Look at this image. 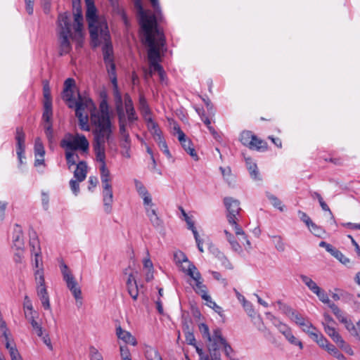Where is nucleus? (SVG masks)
<instances>
[{
  "label": "nucleus",
  "instance_id": "obj_53",
  "mask_svg": "<svg viewBox=\"0 0 360 360\" xmlns=\"http://www.w3.org/2000/svg\"><path fill=\"white\" fill-rule=\"evenodd\" d=\"M25 316L28 320V321L32 325V327H35L38 326L39 323L36 321V318H37L38 314L37 312H27L25 311Z\"/></svg>",
  "mask_w": 360,
  "mask_h": 360
},
{
  "label": "nucleus",
  "instance_id": "obj_13",
  "mask_svg": "<svg viewBox=\"0 0 360 360\" xmlns=\"http://www.w3.org/2000/svg\"><path fill=\"white\" fill-rule=\"evenodd\" d=\"M86 111L90 112V119L97 118L100 120H110L109 114V107L107 101L103 100L99 105V111H96V108L94 105V107L86 108Z\"/></svg>",
  "mask_w": 360,
  "mask_h": 360
},
{
  "label": "nucleus",
  "instance_id": "obj_63",
  "mask_svg": "<svg viewBox=\"0 0 360 360\" xmlns=\"http://www.w3.org/2000/svg\"><path fill=\"white\" fill-rule=\"evenodd\" d=\"M23 309H24V311H27V312H32V313L36 312L35 311H34L31 300L27 295L25 297V299H24Z\"/></svg>",
  "mask_w": 360,
  "mask_h": 360
},
{
  "label": "nucleus",
  "instance_id": "obj_16",
  "mask_svg": "<svg viewBox=\"0 0 360 360\" xmlns=\"http://www.w3.org/2000/svg\"><path fill=\"white\" fill-rule=\"evenodd\" d=\"M178 140L181 143V145L185 151H186L187 153L189 154L194 160H197L198 157L193 146V143L189 139L186 138L182 130H179V131Z\"/></svg>",
  "mask_w": 360,
  "mask_h": 360
},
{
  "label": "nucleus",
  "instance_id": "obj_24",
  "mask_svg": "<svg viewBox=\"0 0 360 360\" xmlns=\"http://www.w3.org/2000/svg\"><path fill=\"white\" fill-rule=\"evenodd\" d=\"M37 294L44 309H51L49 295L46 287L37 288Z\"/></svg>",
  "mask_w": 360,
  "mask_h": 360
},
{
  "label": "nucleus",
  "instance_id": "obj_35",
  "mask_svg": "<svg viewBox=\"0 0 360 360\" xmlns=\"http://www.w3.org/2000/svg\"><path fill=\"white\" fill-rule=\"evenodd\" d=\"M52 116H53V110H52V103H44V111L42 114V119L44 121L45 124L52 123Z\"/></svg>",
  "mask_w": 360,
  "mask_h": 360
},
{
  "label": "nucleus",
  "instance_id": "obj_3",
  "mask_svg": "<svg viewBox=\"0 0 360 360\" xmlns=\"http://www.w3.org/2000/svg\"><path fill=\"white\" fill-rule=\"evenodd\" d=\"M94 126L93 148L96 160L101 164L105 163V143L112 139V126L110 120H100L97 118L90 119Z\"/></svg>",
  "mask_w": 360,
  "mask_h": 360
},
{
  "label": "nucleus",
  "instance_id": "obj_30",
  "mask_svg": "<svg viewBox=\"0 0 360 360\" xmlns=\"http://www.w3.org/2000/svg\"><path fill=\"white\" fill-rule=\"evenodd\" d=\"M146 214L148 217L153 226L158 227L161 226L162 221L158 217L156 210L153 207H146Z\"/></svg>",
  "mask_w": 360,
  "mask_h": 360
},
{
  "label": "nucleus",
  "instance_id": "obj_33",
  "mask_svg": "<svg viewBox=\"0 0 360 360\" xmlns=\"http://www.w3.org/2000/svg\"><path fill=\"white\" fill-rule=\"evenodd\" d=\"M178 266H180L181 271L189 276L191 278L195 275V273L197 270L195 266L188 260L187 262H183Z\"/></svg>",
  "mask_w": 360,
  "mask_h": 360
},
{
  "label": "nucleus",
  "instance_id": "obj_60",
  "mask_svg": "<svg viewBox=\"0 0 360 360\" xmlns=\"http://www.w3.org/2000/svg\"><path fill=\"white\" fill-rule=\"evenodd\" d=\"M90 360H103L101 354L94 347H90Z\"/></svg>",
  "mask_w": 360,
  "mask_h": 360
},
{
  "label": "nucleus",
  "instance_id": "obj_45",
  "mask_svg": "<svg viewBox=\"0 0 360 360\" xmlns=\"http://www.w3.org/2000/svg\"><path fill=\"white\" fill-rule=\"evenodd\" d=\"M43 96L44 103H52V98L51 94V89L49 87V82L47 80L43 81Z\"/></svg>",
  "mask_w": 360,
  "mask_h": 360
},
{
  "label": "nucleus",
  "instance_id": "obj_11",
  "mask_svg": "<svg viewBox=\"0 0 360 360\" xmlns=\"http://www.w3.org/2000/svg\"><path fill=\"white\" fill-rule=\"evenodd\" d=\"M111 83L112 84V93L115 105V110L118 117H125L123 106V100L122 94L119 90L117 84V75H109Z\"/></svg>",
  "mask_w": 360,
  "mask_h": 360
},
{
  "label": "nucleus",
  "instance_id": "obj_10",
  "mask_svg": "<svg viewBox=\"0 0 360 360\" xmlns=\"http://www.w3.org/2000/svg\"><path fill=\"white\" fill-rule=\"evenodd\" d=\"M104 41L102 51L103 54V60L106 65L107 71L109 75L116 73L115 65L114 63L113 49L110 41V34L108 33V39L100 37Z\"/></svg>",
  "mask_w": 360,
  "mask_h": 360
},
{
  "label": "nucleus",
  "instance_id": "obj_4",
  "mask_svg": "<svg viewBox=\"0 0 360 360\" xmlns=\"http://www.w3.org/2000/svg\"><path fill=\"white\" fill-rule=\"evenodd\" d=\"M86 5V18L91 42L94 46H97L101 41L99 37L108 39V27L105 19L97 15V9L94 6V0H85Z\"/></svg>",
  "mask_w": 360,
  "mask_h": 360
},
{
  "label": "nucleus",
  "instance_id": "obj_50",
  "mask_svg": "<svg viewBox=\"0 0 360 360\" xmlns=\"http://www.w3.org/2000/svg\"><path fill=\"white\" fill-rule=\"evenodd\" d=\"M319 299L323 303L327 304L328 306L330 304H334L333 302H331L330 300L328 295L326 293V292L322 290L321 288L318 290V291H316L315 293Z\"/></svg>",
  "mask_w": 360,
  "mask_h": 360
},
{
  "label": "nucleus",
  "instance_id": "obj_6",
  "mask_svg": "<svg viewBox=\"0 0 360 360\" xmlns=\"http://www.w3.org/2000/svg\"><path fill=\"white\" fill-rule=\"evenodd\" d=\"M143 32L146 43L149 47L148 51L149 63L159 62L160 59V51L165 42L164 34L156 28H151L149 31L144 30Z\"/></svg>",
  "mask_w": 360,
  "mask_h": 360
},
{
  "label": "nucleus",
  "instance_id": "obj_57",
  "mask_svg": "<svg viewBox=\"0 0 360 360\" xmlns=\"http://www.w3.org/2000/svg\"><path fill=\"white\" fill-rule=\"evenodd\" d=\"M120 351L122 360H131V353L126 345H120Z\"/></svg>",
  "mask_w": 360,
  "mask_h": 360
},
{
  "label": "nucleus",
  "instance_id": "obj_46",
  "mask_svg": "<svg viewBox=\"0 0 360 360\" xmlns=\"http://www.w3.org/2000/svg\"><path fill=\"white\" fill-rule=\"evenodd\" d=\"M271 238L275 248L278 252H284L285 250V244L283 242V238L281 236H272Z\"/></svg>",
  "mask_w": 360,
  "mask_h": 360
},
{
  "label": "nucleus",
  "instance_id": "obj_2",
  "mask_svg": "<svg viewBox=\"0 0 360 360\" xmlns=\"http://www.w3.org/2000/svg\"><path fill=\"white\" fill-rule=\"evenodd\" d=\"M75 81L72 78H68L64 82V88L62 92V98L70 108H75V115L79 120V126L83 131H89V115L86 108H93V101L86 96H82L78 94V98L74 97V88Z\"/></svg>",
  "mask_w": 360,
  "mask_h": 360
},
{
  "label": "nucleus",
  "instance_id": "obj_8",
  "mask_svg": "<svg viewBox=\"0 0 360 360\" xmlns=\"http://www.w3.org/2000/svg\"><path fill=\"white\" fill-rule=\"evenodd\" d=\"M101 180L102 183V195L104 206V210L109 214L112 211V204L113 202V193L111 184L112 178L106 164H101L100 167Z\"/></svg>",
  "mask_w": 360,
  "mask_h": 360
},
{
  "label": "nucleus",
  "instance_id": "obj_17",
  "mask_svg": "<svg viewBox=\"0 0 360 360\" xmlns=\"http://www.w3.org/2000/svg\"><path fill=\"white\" fill-rule=\"evenodd\" d=\"M329 307L339 321L345 325L347 330H354L353 323L335 304H330Z\"/></svg>",
  "mask_w": 360,
  "mask_h": 360
},
{
  "label": "nucleus",
  "instance_id": "obj_54",
  "mask_svg": "<svg viewBox=\"0 0 360 360\" xmlns=\"http://www.w3.org/2000/svg\"><path fill=\"white\" fill-rule=\"evenodd\" d=\"M201 297L206 301V304L210 308L214 309L216 311H217V309H220L221 308L212 300L211 297L207 294V292H204Z\"/></svg>",
  "mask_w": 360,
  "mask_h": 360
},
{
  "label": "nucleus",
  "instance_id": "obj_51",
  "mask_svg": "<svg viewBox=\"0 0 360 360\" xmlns=\"http://www.w3.org/2000/svg\"><path fill=\"white\" fill-rule=\"evenodd\" d=\"M198 328L204 340L210 339L212 334L210 333V329L207 324L201 323L198 325Z\"/></svg>",
  "mask_w": 360,
  "mask_h": 360
},
{
  "label": "nucleus",
  "instance_id": "obj_21",
  "mask_svg": "<svg viewBox=\"0 0 360 360\" xmlns=\"http://www.w3.org/2000/svg\"><path fill=\"white\" fill-rule=\"evenodd\" d=\"M87 164L85 161H79L77 164L76 169L74 172V179H77L79 181H83L87 174Z\"/></svg>",
  "mask_w": 360,
  "mask_h": 360
},
{
  "label": "nucleus",
  "instance_id": "obj_12",
  "mask_svg": "<svg viewBox=\"0 0 360 360\" xmlns=\"http://www.w3.org/2000/svg\"><path fill=\"white\" fill-rule=\"evenodd\" d=\"M207 342V349L209 352H217V350L225 344L226 339L222 336L221 330L219 328L213 330L210 339L206 340Z\"/></svg>",
  "mask_w": 360,
  "mask_h": 360
},
{
  "label": "nucleus",
  "instance_id": "obj_1",
  "mask_svg": "<svg viewBox=\"0 0 360 360\" xmlns=\"http://www.w3.org/2000/svg\"><path fill=\"white\" fill-rule=\"evenodd\" d=\"M74 24L72 25L71 14L65 12L60 13L57 20L56 34L58 41L59 55L69 53L72 50L70 39L77 42V48L82 46L83 38V15L79 0L73 1Z\"/></svg>",
  "mask_w": 360,
  "mask_h": 360
},
{
  "label": "nucleus",
  "instance_id": "obj_25",
  "mask_svg": "<svg viewBox=\"0 0 360 360\" xmlns=\"http://www.w3.org/2000/svg\"><path fill=\"white\" fill-rule=\"evenodd\" d=\"M245 160L251 178L256 181H261L262 179L256 163L250 158H245Z\"/></svg>",
  "mask_w": 360,
  "mask_h": 360
},
{
  "label": "nucleus",
  "instance_id": "obj_55",
  "mask_svg": "<svg viewBox=\"0 0 360 360\" xmlns=\"http://www.w3.org/2000/svg\"><path fill=\"white\" fill-rule=\"evenodd\" d=\"M149 70L147 73L149 77H151L153 72H159L163 70L162 67L159 64V62H151L149 63Z\"/></svg>",
  "mask_w": 360,
  "mask_h": 360
},
{
  "label": "nucleus",
  "instance_id": "obj_49",
  "mask_svg": "<svg viewBox=\"0 0 360 360\" xmlns=\"http://www.w3.org/2000/svg\"><path fill=\"white\" fill-rule=\"evenodd\" d=\"M285 338L291 345L299 347L300 349H303L302 342L292 334V330L285 334Z\"/></svg>",
  "mask_w": 360,
  "mask_h": 360
},
{
  "label": "nucleus",
  "instance_id": "obj_59",
  "mask_svg": "<svg viewBox=\"0 0 360 360\" xmlns=\"http://www.w3.org/2000/svg\"><path fill=\"white\" fill-rule=\"evenodd\" d=\"M300 327L302 330L306 333L307 335L313 330H316V328L313 326V324L310 322L309 319L306 320L304 323H302Z\"/></svg>",
  "mask_w": 360,
  "mask_h": 360
},
{
  "label": "nucleus",
  "instance_id": "obj_22",
  "mask_svg": "<svg viewBox=\"0 0 360 360\" xmlns=\"http://www.w3.org/2000/svg\"><path fill=\"white\" fill-rule=\"evenodd\" d=\"M285 313L291 321L299 326L308 319V318L303 316L300 313L289 307H285Z\"/></svg>",
  "mask_w": 360,
  "mask_h": 360
},
{
  "label": "nucleus",
  "instance_id": "obj_62",
  "mask_svg": "<svg viewBox=\"0 0 360 360\" xmlns=\"http://www.w3.org/2000/svg\"><path fill=\"white\" fill-rule=\"evenodd\" d=\"M308 228L309 231L316 236L321 237L323 233V229L314 222L310 225V227Z\"/></svg>",
  "mask_w": 360,
  "mask_h": 360
},
{
  "label": "nucleus",
  "instance_id": "obj_41",
  "mask_svg": "<svg viewBox=\"0 0 360 360\" xmlns=\"http://www.w3.org/2000/svg\"><path fill=\"white\" fill-rule=\"evenodd\" d=\"M254 134L250 131H244L240 134V141L241 143L248 146L249 148L252 143Z\"/></svg>",
  "mask_w": 360,
  "mask_h": 360
},
{
  "label": "nucleus",
  "instance_id": "obj_42",
  "mask_svg": "<svg viewBox=\"0 0 360 360\" xmlns=\"http://www.w3.org/2000/svg\"><path fill=\"white\" fill-rule=\"evenodd\" d=\"M36 288L46 287L45 285V279L43 269H38L34 273Z\"/></svg>",
  "mask_w": 360,
  "mask_h": 360
},
{
  "label": "nucleus",
  "instance_id": "obj_9",
  "mask_svg": "<svg viewBox=\"0 0 360 360\" xmlns=\"http://www.w3.org/2000/svg\"><path fill=\"white\" fill-rule=\"evenodd\" d=\"M134 6L137 9L139 17V23L143 31H149L151 28H156L157 19L154 14L150 11L143 9L141 0H136Z\"/></svg>",
  "mask_w": 360,
  "mask_h": 360
},
{
  "label": "nucleus",
  "instance_id": "obj_18",
  "mask_svg": "<svg viewBox=\"0 0 360 360\" xmlns=\"http://www.w3.org/2000/svg\"><path fill=\"white\" fill-rule=\"evenodd\" d=\"M1 327L3 328V335L5 338V345L7 349L9 351V354L11 356V360H21L22 358L16 349L15 346L11 345L9 342V338L7 334V328L5 326V323L4 322L1 325Z\"/></svg>",
  "mask_w": 360,
  "mask_h": 360
},
{
  "label": "nucleus",
  "instance_id": "obj_26",
  "mask_svg": "<svg viewBox=\"0 0 360 360\" xmlns=\"http://www.w3.org/2000/svg\"><path fill=\"white\" fill-rule=\"evenodd\" d=\"M119 131L121 141L131 142L129 134L127 131V120L125 117H118Z\"/></svg>",
  "mask_w": 360,
  "mask_h": 360
},
{
  "label": "nucleus",
  "instance_id": "obj_28",
  "mask_svg": "<svg viewBox=\"0 0 360 360\" xmlns=\"http://www.w3.org/2000/svg\"><path fill=\"white\" fill-rule=\"evenodd\" d=\"M195 281V291L200 296L207 292L206 286L202 283L201 280V275L198 271H196L195 275L191 277Z\"/></svg>",
  "mask_w": 360,
  "mask_h": 360
},
{
  "label": "nucleus",
  "instance_id": "obj_39",
  "mask_svg": "<svg viewBox=\"0 0 360 360\" xmlns=\"http://www.w3.org/2000/svg\"><path fill=\"white\" fill-rule=\"evenodd\" d=\"M154 140L158 143L160 149L168 157L171 158V153L169 150L168 146L163 136L161 135H158V136L154 138Z\"/></svg>",
  "mask_w": 360,
  "mask_h": 360
},
{
  "label": "nucleus",
  "instance_id": "obj_40",
  "mask_svg": "<svg viewBox=\"0 0 360 360\" xmlns=\"http://www.w3.org/2000/svg\"><path fill=\"white\" fill-rule=\"evenodd\" d=\"M145 356L147 360H163L159 352L151 347L146 349Z\"/></svg>",
  "mask_w": 360,
  "mask_h": 360
},
{
  "label": "nucleus",
  "instance_id": "obj_43",
  "mask_svg": "<svg viewBox=\"0 0 360 360\" xmlns=\"http://www.w3.org/2000/svg\"><path fill=\"white\" fill-rule=\"evenodd\" d=\"M34 150L35 157L44 158L45 155V150L42 141L39 137L35 139Z\"/></svg>",
  "mask_w": 360,
  "mask_h": 360
},
{
  "label": "nucleus",
  "instance_id": "obj_15",
  "mask_svg": "<svg viewBox=\"0 0 360 360\" xmlns=\"http://www.w3.org/2000/svg\"><path fill=\"white\" fill-rule=\"evenodd\" d=\"M124 107L127 115L126 120L127 122H128L129 126L131 127L133 122L138 120V116L136 114L132 100L128 94H124Z\"/></svg>",
  "mask_w": 360,
  "mask_h": 360
},
{
  "label": "nucleus",
  "instance_id": "obj_20",
  "mask_svg": "<svg viewBox=\"0 0 360 360\" xmlns=\"http://www.w3.org/2000/svg\"><path fill=\"white\" fill-rule=\"evenodd\" d=\"M127 288L131 297L134 300H136L139 296V288L132 274L129 275L127 281Z\"/></svg>",
  "mask_w": 360,
  "mask_h": 360
},
{
  "label": "nucleus",
  "instance_id": "obj_7",
  "mask_svg": "<svg viewBox=\"0 0 360 360\" xmlns=\"http://www.w3.org/2000/svg\"><path fill=\"white\" fill-rule=\"evenodd\" d=\"M60 146L65 151H79L86 154L89 152V142L84 134L67 133L60 141Z\"/></svg>",
  "mask_w": 360,
  "mask_h": 360
},
{
  "label": "nucleus",
  "instance_id": "obj_58",
  "mask_svg": "<svg viewBox=\"0 0 360 360\" xmlns=\"http://www.w3.org/2000/svg\"><path fill=\"white\" fill-rule=\"evenodd\" d=\"M134 184H135L136 190L140 196L144 195L148 193L146 188L144 186L143 183L141 182L140 181L135 179Z\"/></svg>",
  "mask_w": 360,
  "mask_h": 360
},
{
  "label": "nucleus",
  "instance_id": "obj_27",
  "mask_svg": "<svg viewBox=\"0 0 360 360\" xmlns=\"http://www.w3.org/2000/svg\"><path fill=\"white\" fill-rule=\"evenodd\" d=\"M324 330L337 345L342 343V338L332 325L324 324Z\"/></svg>",
  "mask_w": 360,
  "mask_h": 360
},
{
  "label": "nucleus",
  "instance_id": "obj_44",
  "mask_svg": "<svg viewBox=\"0 0 360 360\" xmlns=\"http://www.w3.org/2000/svg\"><path fill=\"white\" fill-rule=\"evenodd\" d=\"M68 288L71 291L72 295L75 299L79 298V295L82 294L80 288L78 286L77 282L75 279L72 282L67 284Z\"/></svg>",
  "mask_w": 360,
  "mask_h": 360
},
{
  "label": "nucleus",
  "instance_id": "obj_48",
  "mask_svg": "<svg viewBox=\"0 0 360 360\" xmlns=\"http://www.w3.org/2000/svg\"><path fill=\"white\" fill-rule=\"evenodd\" d=\"M60 268L63 280L65 281L66 284L72 282L75 279L65 264H62Z\"/></svg>",
  "mask_w": 360,
  "mask_h": 360
},
{
  "label": "nucleus",
  "instance_id": "obj_32",
  "mask_svg": "<svg viewBox=\"0 0 360 360\" xmlns=\"http://www.w3.org/2000/svg\"><path fill=\"white\" fill-rule=\"evenodd\" d=\"M250 149L263 152L267 150V143L264 140L254 135L252 143H251Z\"/></svg>",
  "mask_w": 360,
  "mask_h": 360
},
{
  "label": "nucleus",
  "instance_id": "obj_38",
  "mask_svg": "<svg viewBox=\"0 0 360 360\" xmlns=\"http://www.w3.org/2000/svg\"><path fill=\"white\" fill-rule=\"evenodd\" d=\"M65 158L68 169H70L73 165H77V161L79 158L77 153L69 151H65Z\"/></svg>",
  "mask_w": 360,
  "mask_h": 360
},
{
  "label": "nucleus",
  "instance_id": "obj_29",
  "mask_svg": "<svg viewBox=\"0 0 360 360\" xmlns=\"http://www.w3.org/2000/svg\"><path fill=\"white\" fill-rule=\"evenodd\" d=\"M139 110L143 119L151 116V112L144 96L140 95L139 101Z\"/></svg>",
  "mask_w": 360,
  "mask_h": 360
},
{
  "label": "nucleus",
  "instance_id": "obj_14",
  "mask_svg": "<svg viewBox=\"0 0 360 360\" xmlns=\"http://www.w3.org/2000/svg\"><path fill=\"white\" fill-rule=\"evenodd\" d=\"M15 139L16 141V153L19 161L22 163V159L25 158V134L22 127L15 129Z\"/></svg>",
  "mask_w": 360,
  "mask_h": 360
},
{
  "label": "nucleus",
  "instance_id": "obj_37",
  "mask_svg": "<svg viewBox=\"0 0 360 360\" xmlns=\"http://www.w3.org/2000/svg\"><path fill=\"white\" fill-rule=\"evenodd\" d=\"M301 281L307 286V288L313 292L315 293L318 291L320 287L309 276L301 274L300 275Z\"/></svg>",
  "mask_w": 360,
  "mask_h": 360
},
{
  "label": "nucleus",
  "instance_id": "obj_47",
  "mask_svg": "<svg viewBox=\"0 0 360 360\" xmlns=\"http://www.w3.org/2000/svg\"><path fill=\"white\" fill-rule=\"evenodd\" d=\"M266 195L274 207L278 209L281 212L284 210V206L282 205V202L276 196L269 192H266Z\"/></svg>",
  "mask_w": 360,
  "mask_h": 360
},
{
  "label": "nucleus",
  "instance_id": "obj_19",
  "mask_svg": "<svg viewBox=\"0 0 360 360\" xmlns=\"http://www.w3.org/2000/svg\"><path fill=\"white\" fill-rule=\"evenodd\" d=\"M13 245L18 249L20 250L24 246L23 233L21 226L18 224H15L13 235Z\"/></svg>",
  "mask_w": 360,
  "mask_h": 360
},
{
  "label": "nucleus",
  "instance_id": "obj_5",
  "mask_svg": "<svg viewBox=\"0 0 360 360\" xmlns=\"http://www.w3.org/2000/svg\"><path fill=\"white\" fill-rule=\"evenodd\" d=\"M223 201L226 209V219L229 224L233 227L235 234L237 236L240 237L239 238V240H243L245 242V244H243L245 245V248L247 250H250L251 243L248 239V237L242 227L238 224L240 218V212L242 211L240 206V201L231 197H225Z\"/></svg>",
  "mask_w": 360,
  "mask_h": 360
},
{
  "label": "nucleus",
  "instance_id": "obj_31",
  "mask_svg": "<svg viewBox=\"0 0 360 360\" xmlns=\"http://www.w3.org/2000/svg\"><path fill=\"white\" fill-rule=\"evenodd\" d=\"M224 233L226 236V240L229 241L231 249L238 253L242 252V248L239 243L235 240L234 236L231 234L229 231L227 230H224Z\"/></svg>",
  "mask_w": 360,
  "mask_h": 360
},
{
  "label": "nucleus",
  "instance_id": "obj_56",
  "mask_svg": "<svg viewBox=\"0 0 360 360\" xmlns=\"http://www.w3.org/2000/svg\"><path fill=\"white\" fill-rule=\"evenodd\" d=\"M174 259L177 265L183 262H187L188 260L186 255L181 251H178L174 253Z\"/></svg>",
  "mask_w": 360,
  "mask_h": 360
},
{
  "label": "nucleus",
  "instance_id": "obj_23",
  "mask_svg": "<svg viewBox=\"0 0 360 360\" xmlns=\"http://www.w3.org/2000/svg\"><path fill=\"white\" fill-rule=\"evenodd\" d=\"M116 335L119 339L123 340L125 343L131 344L133 346L137 345L136 338L129 332L122 330L120 326L116 328Z\"/></svg>",
  "mask_w": 360,
  "mask_h": 360
},
{
  "label": "nucleus",
  "instance_id": "obj_52",
  "mask_svg": "<svg viewBox=\"0 0 360 360\" xmlns=\"http://www.w3.org/2000/svg\"><path fill=\"white\" fill-rule=\"evenodd\" d=\"M44 131L49 142L51 143H53L54 141V135L52 123L44 124Z\"/></svg>",
  "mask_w": 360,
  "mask_h": 360
},
{
  "label": "nucleus",
  "instance_id": "obj_36",
  "mask_svg": "<svg viewBox=\"0 0 360 360\" xmlns=\"http://www.w3.org/2000/svg\"><path fill=\"white\" fill-rule=\"evenodd\" d=\"M30 246L31 247V252L32 254L34 253V252L41 251L39 241L37 238L36 232L34 231H30Z\"/></svg>",
  "mask_w": 360,
  "mask_h": 360
},
{
  "label": "nucleus",
  "instance_id": "obj_34",
  "mask_svg": "<svg viewBox=\"0 0 360 360\" xmlns=\"http://www.w3.org/2000/svg\"><path fill=\"white\" fill-rule=\"evenodd\" d=\"M144 120L147 123V127H148V129L153 134L154 138L158 136V135L162 134V132H161L160 129H159L158 124L153 120L151 116L145 118Z\"/></svg>",
  "mask_w": 360,
  "mask_h": 360
},
{
  "label": "nucleus",
  "instance_id": "obj_64",
  "mask_svg": "<svg viewBox=\"0 0 360 360\" xmlns=\"http://www.w3.org/2000/svg\"><path fill=\"white\" fill-rule=\"evenodd\" d=\"M298 216L300 219L307 226V227H310V225L313 223L310 217L304 212L299 210Z\"/></svg>",
  "mask_w": 360,
  "mask_h": 360
},
{
  "label": "nucleus",
  "instance_id": "obj_61",
  "mask_svg": "<svg viewBox=\"0 0 360 360\" xmlns=\"http://www.w3.org/2000/svg\"><path fill=\"white\" fill-rule=\"evenodd\" d=\"M81 181H79L76 179H72L70 181V186L71 191L75 195H77L78 193H79V183Z\"/></svg>",
  "mask_w": 360,
  "mask_h": 360
}]
</instances>
